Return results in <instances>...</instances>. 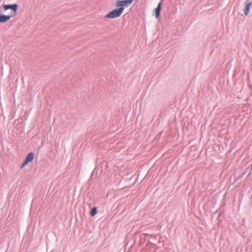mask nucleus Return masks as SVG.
Wrapping results in <instances>:
<instances>
[{"instance_id": "obj_1", "label": "nucleus", "mask_w": 252, "mask_h": 252, "mask_svg": "<svg viewBox=\"0 0 252 252\" xmlns=\"http://www.w3.org/2000/svg\"><path fill=\"white\" fill-rule=\"evenodd\" d=\"M18 5L16 4H4L2 5V8L4 10L11 9V15H5L0 14V23L5 22L8 21L12 16H14L16 14Z\"/></svg>"}, {"instance_id": "obj_2", "label": "nucleus", "mask_w": 252, "mask_h": 252, "mask_svg": "<svg viewBox=\"0 0 252 252\" xmlns=\"http://www.w3.org/2000/svg\"><path fill=\"white\" fill-rule=\"evenodd\" d=\"M124 10V8H119L115 9L109 12L105 15L107 18L113 19L120 17Z\"/></svg>"}, {"instance_id": "obj_3", "label": "nucleus", "mask_w": 252, "mask_h": 252, "mask_svg": "<svg viewBox=\"0 0 252 252\" xmlns=\"http://www.w3.org/2000/svg\"><path fill=\"white\" fill-rule=\"evenodd\" d=\"M133 1V0H117L116 3V6L119 8H124L125 6L130 5Z\"/></svg>"}, {"instance_id": "obj_4", "label": "nucleus", "mask_w": 252, "mask_h": 252, "mask_svg": "<svg viewBox=\"0 0 252 252\" xmlns=\"http://www.w3.org/2000/svg\"><path fill=\"white\" fill-rule=\"evenodd\" d=\"M34 158V154L32 153H29L28 156L26 157V159L23 162L22 167L25 166L28 163L32 161Z\"/></svg>"}, {"instance_id": "obj_5", "label": "nucleus", "mask_w": 252, "mask_h": 252, "mask_svg": "<svg viewBox=\"0 0 252 252\" xmlns=\"http://www.w3.org/2000/svg\"><path fill=\"white\" fill-rule=\"evenodd\" d=\"M252 3L250 1L247 0L246 1V5L244 9V12L246 16H247L249 12L250 8L252 6Z\"/></svg>"}, {"instance_id": "obj_6", "label": "nucleus", "mask_w": 252, "mask_h": 252, "mask_svg": "<svg viewBox=\"0 0 252 252\" xmlns=\"http://www.w3.org/2000/svg\"><path fill=\"white\" fill-rule=\"evenodd\" d=\"M161 9V3H159L157 7L155 9V14L156 18H158L160 14V11Z\"/></svg>"}, {"instance_id": "obj_7", "label": "nucleus", "mask_w": 252, "mask_h": 252, "mask_svg": "<svg viewBox=\"0 0 252 252\" xmlns=\"http://www.w3.org/2000/svg\"><path fill=\"white\" fill-rule=\"evenodd\" d=\"M97 213V209L96 207H94L91 212V215L92 216H94Z\"/></svg>"}]
</instances>
